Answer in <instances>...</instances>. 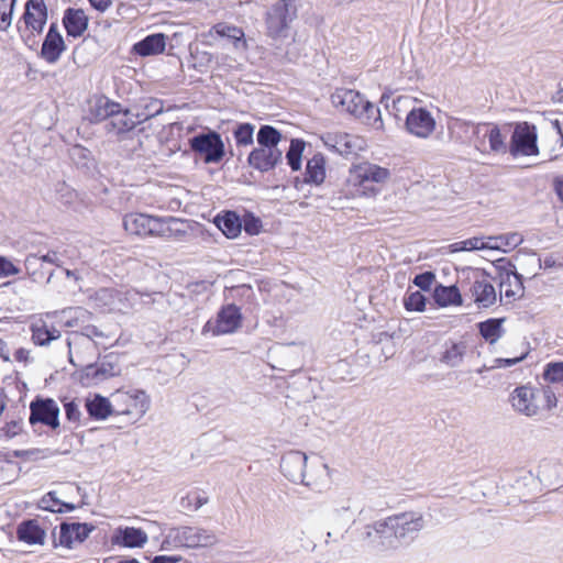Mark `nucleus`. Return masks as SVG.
<instances>
[{"mask_svg":"<svg viewBox=\"0 0 563 563\" xmlns=\"http://www.w3.org/2000/svg\"><path fill=\"white\" fill-rule=\"evenodd\" d=\"M420 511H404L365 527L364 540L377 551L396 550L410 544L424 528Z\"/></svg>","mask_w":563,"mask_h":563,"instance_id":"obj_1","label":"nucleus"},{"mask_svg":"<svg viewBox=\"0 0 563 563\" xmlns=\"http://www.w3.org/2000/svg\"><path fill=\"white\" fill-rule=\"evenodd\" d=\"M124 230L141 238L156 236L180 240L187 233L185 221L175 217H156L146 213L132 212L123 218Z\"/></svg>","mask_w":563,"mask_h":563,"instance_id":"obj_2","label":"nucleus"},{"mask_svg":"<svg viewBox=\"0 0 563 563\" xmlns=\"http://www.w3.org/2000/svg\"><path fill=\"white\" fill-rule=\"evenodd\" d=\"M297 0H278L266 11V35L272 40L275 55L279 59L292 60V56L282 44L290 37V25L297 19Z\"/></svg>","mask_w":563,"mask_h":563,"instance_id":"obj_3","label":"nucleus"},{"mask_svg":"<svg viewBox=\"0 0 563 563\" xmlns=\"http://www.w3.org/2000/svg\"><path fill=\"white\" fill-rule=\"evenodd\" d=\"M217 541V536L210 530L198 527H177L169 529L162 542V549L210 547Z\"/></svg>","mask_w":563,"mask_h":563,"instance_id":"obj_4","label":"nucleus"},{"mask_svg":"<svg viewBox=\"0 0 563 563\" xmlns=\"http://www.w3.org/2000/svg\"><path fill=\"white\" fill-rule=\"evenodd\" d=\"M389 177L390 170L388 168L366 161L351 166L347 181L355 187H360L364 195L374 196L379 191L377 185L385 184Z\"/></svg>","mask_w":563,"mask_h":563,"instance_id":"obj_5","label":"nucleus"},{"mask_svg":"<svg viewBox=\"0 0 563 563\" xmlns=\"http://www.w3.org/2000/svg\"><path fill=\"white\" fill-rule=\"evenodd\" d=\"M121 364L119 355L109 353L98 362L87 364L78 371L79 382L85 387L97 386L112 377L119 376Z\"/></svg>","mask_w":563,"mask_h":563,"instance_id":"obj_6","label":"nucleus"},{"mask_svg":"<svg viewBox=\"0 0 563 563\" xmlns=\"http://www.w3.org/2000/svg\"><path fill=\"white\" fill-rule=\"evenodd\" d=\"M506 137L507 133H503L495 123L473 124V143L483 154H505L507 152Z\"/></svg>","mask_w":563,"mask_h":563,"instance_id":"obj_7","label":"nucleus"},{"mask_svg":"<svg viewBox=\"0 0 563 563\" xmlns=\"http://www.w3.org/2000/svg\"><path fill=\"white\" fill-rule=\"evenodd\" d=\"M115 415H126L134 420L142 418L150 408V400L144 390H117L112 394Z\"/></svg>","mask_w":563,"mask_h":563,"instance_id":"obj_8","label":"nucleus"},{"mask_svg":"<svg viewBox=\"0 0 563 563\" xmlns=\"http://www.w3.org/2000/svg\"><path fill=\"white\" fill-rule=\"evenodd\" d=\"M64 255L57 251H48L45 254H29L24 261L27 275L35 283L51 282L54 271L49 266L62 267Z\"/></svg>","mask_w":563,"mask_h":563,"instance_id":"obj_9","label":"nucleus"},{"mask_svg":"<svg viewBox=\"0 0 563 563\" xmlns=\"http://www.w3.org/2000/svg\"><path fill=\"white\" fill-rule=\"evenodd\" d=\"M67 346L69 353V362L75 367H80L91 364L92 361L99 356V343L96 340H91L79 335L77 333H69L67 338Z\"/></svg>","mask_w":563,"mask_h":563,"instance_id":"obj_10","label":"nucleus"},{"mask_svg":"<svg viewBox=\"0 0 563 563\" xmlns=\"http://www.w3.org/2000/svg\"><path fill=\"white\" fill-rule=\"evenodd\" d=\"M496 268L498 269L500 300L503 296L509 301L522 298L525 295L522 276L516 272V266L505 260H498Z\"/></svg>","mask_w":563,"mask_h":563,"instance_id":"obj_11","label":"nucleus"},{"mask_svg":"<svg viewBox=\"0 0 563 563\" xmlns=\"http://www.w3.org/2000/svg\"><path fill=\"white\" fill-rule=\"evenodd\" d=\"M242 322V314L235 305H228L223 307L218 313L216 319L207 321L202 328V334L211 336L229 334L234 332Z\"/></svg>","mask_w":563,"mask_h":563,"instance_id":"obj_12","label":"nucleus"},{"mask_svg":"<svg viewBox=\"0 0 563 563\" xmlns=\"http://www.w3.org/2000/svg\"><path fill=\"white\" fill-rule=\"evenodd\" d=\"M536 126L528 122L517 123L511 135L509 152L514 157L518 155L532 156L539 154L537 145Z\"/></svg>","mask_w":563,"mask_h":563,"instance_id":"obj_13","label":"nucleus"},{"mask_svg":"<svg viewBox=\"0 0 563 563\" xmlns=\"http://www.w3.org/2000/svg\"><path fill=\"white\" fill-rule=\"evenodd\" d=\"M140 124L139 120L135 118L129 109H122V106H119V111H115L110 119L104 123V130L108 134L118 137L119 141L131 140L134 141V136H139V132L136 131V125Z\"/></svg>","mask_w":563,"mask_h":563,"instance_id":"obj_14","label":"nucleus"},{"mask_svg":"<svg viewBox=\"0 0 563 563\" xmlns=\"http://www.w3.org/2000/svg\"><path fill=\"white\" fill-rule=\"evenodd\" d=\"M95 529L96 527L91 523L62 522L58 536L53 533V544L55 548L73 549L81 544Z\"/></svg>","mask_w":563,"mask_h":563,"instance_id":"obj_15","label":"nucleus"},{"mask_svg":"<svg viewBox=\"0 0 563 563\" xmlns=\"http://www.w3.org/2000/svg\"><path fill=\"white\" fill-rule=\"evenodd\" d=\"M29 421L32 426L45 424L52 429L59 427V407L52 398H35L30 405Z\"/></svg>","mask_w":563,"mask_h":563,"instance_id":"obj_16","label":"nucleus"},{"mask_svg":"<svg viewBox=\"0 0 563 563\" xmlns=\"http://www.w3.org/2000/svg\"><path fill=\"white\" fill-rule=\"evenodd\" d=\"M190 146L205 163H217L224 154L223 143L217 133L197 135L190 140Z\"/></svg>","mask_w":563,"mask_h":563,"instance_id":"obj_17","label":"nucleus"},{"mask_svg":"<svg viewBox=\"0 0 563 563\" xmlns=\"http://www.w3.org/2000/svg\"><path fill=\"white\" fill-rule=\"evenodd\" d=\"M512 408L527 417L536 416L541 406L539 391L530 386H519L510 395Z\"/></svg>","mask_w":563,"mask_h":563,"instance_id":"obj_18","label":"nucleus"},{"mask_svg":"<svg viewBox=\"0 0 563 563\" xmlns=\"http://www.w3.org/2000/svg\"><path fill=\"white\" fill-rule=\"evenodd\" d=\"M406 129L417 137L427 139L435 129V120L427 109L415 108L407 114Z\"/></svg>","mask_w":563,"mask_h":563,"instance_id":"obj_19","label":"nucleus"},{"mask_svg":"<svg viewBox=\"0 0 563 563\" xmlns=\"http://www.w3.org/2000/svg\"><path fill=\"white\" fill-rule=\"evenodd\" d=\"M321 140L329 150L342 156L355 154L362 147V140L349 133H327L321 137Z\"/></svg>","mask_w":563,"mask_h":563,"instance_id":"obj_20","label":"nucleus"},{"mask_svg":"<svg viewBox=\"0 0 563 563\" xmlns=\"http://www.w3.org/2000/svg\"><path fill=\"white\" fill-rule=\"evenodd\" d=\"M307 455L300 451H289L280 460V471L292 483L305 482Z\"/></svg>","mask_w":563,"mask_h":563,"instance_id":"obj_21","label":"nucleus"},{"mask_svg":"<svg viewBox=\"0 0 563 563\" xmlns=\"http://www.w3.org/2000/svg\"><path fill=\"white\" fill-rule=\"evenodd\" d=\"M364 97L352 89H336L331 95L332 104L341 109L342 111L349 112L355 117L360 115L362 107H364Z\"/></svg>","mask_w":563,"mask_h":563,"instance_id":"obj_22","label":"nucleus"},{"mask_svg":"<svg viewBox=\"0 0 563 563\" xmlns=\"http://www.w3.org/2000/svg\"><path fill=\"white\" fill-rule=\"evenodd\" d=\"M65 49L66 45L64 38L60 35L57 25L52 23L42 44L41 57L48 64H55Z\"/></svg>","mask_w":563,"mask_h":563,"instance_id":"obj_23","label":"nucleus"},{"mask_svg":"<svg viewBox=\"0 0 563 563\" xmlns=\"http://www.w3.org/2000/svg\"><path fill=\"white\" fill-rule=\"evenodd\" d=\"M23 20L26 29L42 33L47 22V8L44 0H29L25 4Z\"/></svg>","mask_w":563,"mask_h":563,"instance_id":"obj_24","label":"nucleus"},{"mask_svg":"<svg viewBox=\"0 0 563 563\" xmlns=\"http://www.w3.org/2000/svg\"><path fill=\"white\" fill-rule=\"evenodd\" d=\"M283 153L278 147L258 146L249 154V165L254 166L261 172L273 169L282 162Z\"/></svg>","mask_w":563,"mask_h":563,"instance_id":"obj_25","label":"nucleus"},{"mask_svg":"<svg viewBox=\"0 0 563 563\" xmlns=\"http://www.w3.org/2000/svg\"><path fill=\"white\" fill-rule=\"evenodd\" d=\"M331 483L332 478L330 468L328 464L320 460L312 463L310 470L305 472V482H302L303 485L316 492H323L324 489H328Z\"/></svg>","mask_w":563,"mask_h":563,"instance_id":"obj_26","label":"nucleus"},{"mask_svg":"<svg viewBox=\"0 0 563 563\" xmlns=\"http://www.w3.org/2000/svg\"><path fill=\"white\" fill-rule=\"evenodd\" d=\"M148 540L147 533L134 527H120L112 536V543L124 548H142Z\"/></svg>","mask_w":563,"mask_h":563,"instance_id":"obj_27","label":"nucleus"},{"mask_svg":"<svg viewBox=\"0 0 563 563\" xmlns=\"http://www.w3.org/2000/svg\"><path fill=\"white\" fill-rule=\"evenodd\" d=\"M32 341L35 345L47 346L52 341L62 336L60 331L47 320L40 318L31 324Z\"/></svg>","mask_w":563,"mask_h":563,"instance_id":"obj_28","label":"nucleus"},{"mask_svg":"<svg viewBox=\"0 0 563 563\" xmlns=\"http://www.w3.org/2000/svg\"><path fill=\"white\" fill-rule=\"evenodd\" d=\"M467 343L465 341H446L440 353V362L448 367L460 366L467 352Z\"/></svg>","mask_w":563,"mask_h":563,"instance_id":"obj_29","label":"nucleus"},{"mask_svg":"<svg viewBox=\"0 0 563 563\" xmlns=\"http://www.w3.org/2000/svg\"><path fill=\"white\" fill-rule=\"evenodd\" d=\"M471 292L478 308H489L497 300L495 287L486 278L476 279L471 286Z\"/></svg>","mask_w":563,"mask_h":563,"instance_id":"obj_30","label":"nucleus"},{"mask_svg":"<svg viewBox=\"0 0 563 563\" xmlns=\"http://www.w3.org/2000/svg\"><path fill=\"white\" fill-rule=\"evenodd\" d=\"M63 23L68 36L79 37L88 27V16L82 9L68 8L65 11Z\"/></svg>","mask_w":563,"mask_h":563,"instance_id":"obj_31","label":"nucleus"},{"mask_svg":"<svg viewBox=\"0 0 563 563\" xmlns=\"http://www.w3.org/2000/svg\"><path fill=\"white\" fill-rule=\"evenodd\" d=\"M90 418L95 420H104L111 415H115L113 401L101 395H95L93 398H88L85 405Z\"/></svg>","mask_w":563,"mask_h":563,"instance_id":"obj_32","label":"nucleus"},{"mask_svg":"<svg viewBox=\"0 0 563 563\" xmlns=\"http://www.w3.org/2000/svg\"><path fill=\"white\" fill-rule=\"evenodd\" d=\"M325 179V158L321 153H316L308 159L305 172L307 184L321 185Z\"/></svg>","mask_w":563,"mask_h":563,"instance_id":"obj_33","label":"nucleus"},{"mask_svg":"<svg viewBox=\"0 0 563 563\" xmlns=\"http://www.w3.org/2000/svg\"><path fill=\"white\" fill-rule=\"evenodd\" d=\"M119 102L110 100L106 96H101L96 99L95 103L90 108L91 119L95 122L110 121L111 117L119 111Z\"/></svg>","mask_w":563,"mask_h":563,"instance_id":"obj_34","label":"nucleus"},{"mask_svg":"<svg viewBox=\"0 0 563 563\" xmlns=\"http://www.w3.org/2000/svg\"><path fill=\"white\" fill-rule=\"evenodd\" d=\"M18 539L27 544H43L45 531L36 523L35 520H27L18 527Z\"/></svg>","mask_w":563,"mask_h":563,"instance_id":"obj_35","label":"nucleus"},{"mask_svg":"<svg viewBox=\"0 0 563 563\" xmlns=\"http://www.w3.org/2000/svg\"><path fill=\"white\" fill-rule=\"evenodd\" d=\"M505 318H490L477 324L479 334L489 344H495L504 334Z\"/></svg>","mask_w":563,"mask_h":563,"instance_id":"obj_36","label":"nucleus"},{"mask_svg":"<svg viewBox=\"0 0 563 563\" xmlns=\"http://www.w3.org/2000/svg\"><path fill=\"white\" fill-rule=\"evenodd\" d=\"M166 37L162 33L146 36L134 45V51L141 56H150L164 52Z\"/></svg>","mask_w":563,"mask_h":563,"instance_id":"obj_37","label":"nucleus"},{"mask_svg":"<svg viewBox=\"0 0 563 563\" xmlns=\"http://www.w3.org/2000/svg\"><path fill=\"white\" fill-rule=\"evenodd\" d=\"M434 301L440 307L448 306H461L462 305V296L459 288L454 285L452 286H443L438 285L433 290Z\"/></svg>","mask_w":563,"mask_h":563,"instance_id":"obj_38","label":"nucleus"},{"mask_svg":"<svg viewBox=\"0 0 563 563\" xmlns=\"http://www.w3.org/2000/svg\"><path fill=\"white\" fill-rule=\"evenodd\" d=\"M216 224L229 239L236 238L242 230L241 219L234 211H227L223 216H218Z\"/></svg>","mask_w":563,"mask_h":563,"instance_id":"obj_39","label":"nucleus"},{"mask_svg":"<svg viewBox=\"0 0 563 563\" xmlns=\"http://www.w3.org/2000/svg\"><path fill=\"white\" fill-rule=\"evenodd\" d=\"M488 240V250H497L507 252V250H512L520 245L523 242V238L518 232H509L500 235H492L487 236Z\"/></svg>","mask_w":563,"mask_h":563,"instance_id":"obj_40","label":"nucleus"},{"mask_svg":"<svg viewBox=\"0 0 563 563\" xmlns=\"http://www.w3.org/2000/svg\"><path fill=\"white\" fill-rule=\"evenodd\" d=\"M212 30L220 37L227 38L231 42L235 47H244L246 46V40L243 29L228 24V23H218Z\"/></svg>","mask_w":563,"mask_h":563,"instance_id":"obj_41","label":"nucleus"},{"mask_svg":"<svg viewBox=\"0 0 563 563\" xmlns=\"http://www.w3.org/2000/svg\"><path fill=\"white\" fill-rule=\"evenodd\" d=\"M121 294L115 289L101 288L97 290L92 297L96 306L108 311L121 310L118 301L120 300Z\"/></svg>","mask_w":563,"mask_h":563,"instance_id":"obj_42","label":"nucleus"},{"mask_svg":"<svg viewBox=\"0 0 563 563\" xmlns=\"http://www.w3.org/2000/svg\"><path fill=\"white\" fill-rule=\"evenodd\" d=\"M63 313L68 314L65 325L68 328H79V330L93 318V314L82 307L67 308L63 310Z\"/></svg>","mask_w":563,"mask_h":563,"instance_id":"obj_43","label":"nucleus"},{"mask_svg":"<svg viewBox=\"0 0 563 563\" xmlns=\"http://www.w3.org/2000/svg\"><path fill=\"white\" fill-rule=\"evenodd\" d=\"M142 110L135 114L140 123L154 118L164 112V103L161 99L148 98L141 106Z\"/></svg>","mask_w":563,"mask_h":563,"instance_id":"obj_44","label":"nucleus"},{"mask_svg":"<svg viewBox=\"0 0 563 563\" xmlns=\"http://www.w3.org/2000/svg\"><path fill=\"white\" fill-rule=\"evenodd\" d=\"M305 142L300 139H292L286 153V159L289 167L297 172L301 168V156L305 150Z\"/></svg>","mask_w":563,"mask_h":563,"instance_id":"obj_45","label":"nucleus"},{"mask_svg":"<svg viewBox=\"0 0 563 563\" xmlns=\"http://www.w3.org/2000/svg\"><path fill=\"white\" fill-rule=\"evenodd\" d=\"M545 385L558 386L563 389V362L549 363L543 372Z\"/></svg>","mask_w":563,"mask_h":563,"instance_id":"obj_46","label":"nucleus"},{"mask_svg":"<svg viewBox=\"0 0 563 563\" xmlns=\"http://www.w3.org/2000/svg\"><path fill=\"white\" fill-rule=\"evenodd\" d=\"M209 501L206 493L198 489L189 492L186 496L181 497L180 506L188 511H197L200 507Z\"/></svg>","mask_w":563,"mask_h":563,"instance_id":"obj_47","label":"nucleus"},{"mask_svg":"<svg viewBox=\"0 0 563 563\" xmlns=\"http://www.w3.org/2000/svg\"><path fill=\"white\" fill-rule=\"evenodd\" d=\"M357 118L362 119L375 129H380L383 126L380 110L367 100L364 101V107H362Z\"/></svg>","mask_w":563,"mask_h":563,"instance_id":"obj_48","label":"nucleus"},{"mask_svg":"<svg viewBox=\"0 0 563 563\" xmlns=\"http://www.w3.org/2000/svg\"><path fill=\"white\" fill-rule=\"evenodd\" d=\"M280 139V133L271 125H263L257 132L258 145L263 147H277Z\"/></svg>","mask_w":563,"mask_h":563,"instance_id":"obj_49","label":"nucleus"},{"mask_svg":"<svg viewBox=\"0 0 563 563\" xmlns=\"http://www.w3.org/2000/svg\"><path fill=\"white\" fill-rule=\"evenodd\" d=\"M539 398H543V407L551 410L556 407L558 398L563 396V389L558 386L543 385L541 389H538Z\"/></svg>","mask_w":563,"mask_h":563,"instance_id":"obj_50","label":"nucleus"},{"mask_svg":"<svg viewBox=\"0 0 563 563\" xmlns=\"http://www.w3.org/2000/svg\"><path fill=\"white\" fill-rule=\"evenodd\" d=\"M454 251H476L488 250V240L485 238L473 236L467 240L453 244Z\"/></svg>","mask_w":563,"mask_h":563,"instance_id":"obj_51","label":"nucleus"},{"mask_svg":"<svg viewBox=\"0 0 563 563\" xmlns=\"http://www.w3.org/2000/svg\"><path fill=\"white\" fill-rule=\"evenodd\" d=\"M18 0H0V30H7L12 22V12Z\"/></svg>","mask_w":563,"mask_h":563,"instance_id":"obj_52","label":"nucleus"},{"mask_svg":"<svg viewBox=\"0 0 563 563\" xmlns=\"http://www.w3.org/2000/svg\"><path fill=\"white\" fill-rule=\"evenodd\" d=\"M426 301V297L420 291H413L405 297L404 305L409 311H423Z\"/></svg>","mask_w":563,"mask_h":563,"instance_id":"obj_53","label":"nucleus"},{"mask_svg":"<svg viewBox=\"0 0 563 563\" xmlns=\"http://www.w3.org/2000/svg\"><path fill=\"white\" fill-rule=\"evenodd\" d=\"M71 333H77L79 335H82V336L91 339V340L110 339V336H111L109 333L99 329L97 325L91 324V322H88L80 330L73 331Z\"/></svg>","mask_w":563,"mask_h":563,"instance_id":"obj_54","label":"nucleus"},{"mask_svg":"<svg viewBox=\"0 0 563 563\" xmlns=\"http://www.w3.org/2000/svg\"><path fill=\"white\" fill-rule=\"evenodd\" d=\"M58 505H59V499L56 497L55 492L47 493L40 500V508H42L44 510L52 511V512H63L62 508H57Z\"/></svg>","mask_w":563,"mask_h":563,"instance_id":"obj_55","label":"nucleus"},{"mask_svg":"<svg viewBox=\"0 0 563 563\" xmlns=\"http://www.w3.org/2000/svg\"><path fill=\"white\" fill-rule=\"evenodd\" d=\"M435 280V275L432 272H423L421 274L416 275L413 278V284L419 287L421 290H429L432 284Z\"/></svg>","mask_w":563,"mask_h":563,"instance_id":"obj_56","label":"nucleus"},{"mask_svg":"<svg viewBox=\"0 0 563 563\" xmlns=\"http://www.w3.org/2000/svg\"><path fill=\"white\" fill-rule=\"evenodd\" d=\"M297 349V345L295 343L289 344H277L274 347L269 350V355L272 357H291L295 353V350Z\"/></svg>","mask_w":563,"mask_h":563,"instance_id":"obj_57","label":"nucleus"},{"mask_svg":"<svg viewBox=\"0 0 563 563\" xmlns=\"http://www.w3.org/2000/svg\"><path fill=\"white\" fill-rule=\"evenodd\" d=\"M20 273V269L7 257L0 256V278L13 276Z\"/></svg>","mask_w":563,"mask_h":563,"instance_id":"obj_58","label":"nucleus"},{"mask_svg":"<svg viewBox=\"0 0 563 563\" xmlns=\"http://www.w3.org/2000/svg\"><path fill=\"white\" fill-rule=\"evenodd\" d=\"M67 420L77 423L80 419L79 407L75 401H68L64 406Z\"/></svg>","mask_w":563,"mask_h":563,"instance_id":"obj_59","label":"nucleus"},{"mask_svg":"<svg viewBox=\"0 0 563 563\" xmlns=\"http://www.w3.org/2000/svg\"><path fill=\"white\" fill-rule=\"evenodd\" d=\"M525 356L514 357V358H495L493 364L489 366V369L499 368V367H510L521 362Z\"/></svg>","mask_w":563,"mask_h":563,"instance_id":"obj_60","label":"nucleus"},{"mask_svg":"<svg viewBox=\"0 0 563 563\" xmlns=\"http://www.w3.org/2000/svg\"><path fill=\"white\" fill-rule=\"evenodd\" d=\"M262 221L249 212V235H256L261 232Z\"/></svg>","mask_w":563,"mask_h":563,"instance_id":"obj_61","label":"nucleus"},{"mask_svg":"<svg viewBox=\"0 0 563 563\" xmlns=\"http://www.w3.org/2000/svg\"><path fill=\"white\" fill-rule=\"evenodd\" d=\"M3 431L5 435L10 438L15 437L21 431V422L14 420L7 422L3 427Z\"/></svg>","mask_w":563,"mask_h":563,"instance_id":"obj_62","label":"nucleus"},{"mask_svg":"<svg viewBox=\"0 0 563 563\" xmlns=\"http://www.w3.org/2000/svg\"><path fill=\"white\" fill-rule=\"evenodd\" d=\"M180 560L179 555H156L151 563H178Z\"/></svg>","mask_w":563,"mask_h":563,"instance_id":"obj_63","label":"nucleus"},{"mask_svg":"<svg viewBox=\"0 0 563 563\" xmlns=\"http://www.w3.org/2000/svg\"><path fill=\"white\" fill-rule=\"evenodd\" d=\"M235 139L239 144L246 145V123H242L238 126Z\"/></svg>","mask_w":563,"mask_h":563,"instance_id":"obj_64","label":"nucleus"}]
</instances>
